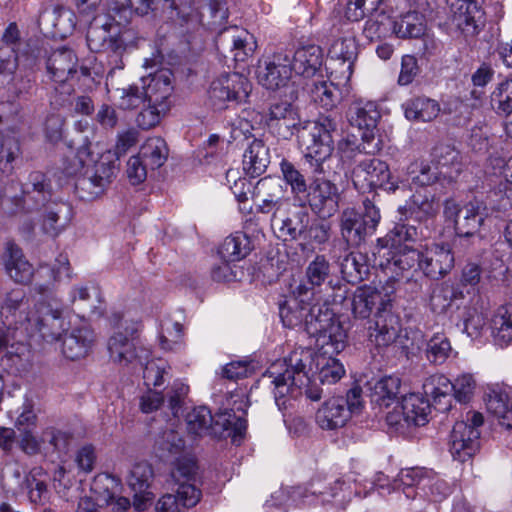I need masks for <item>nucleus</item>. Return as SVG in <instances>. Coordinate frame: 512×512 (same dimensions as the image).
Here are the masks:
<instances>
[{
  "mask_svg": "<svg viewBox=\"0 0 512 512\" xmlns=\"http://www.w3.org/2000/svg\"><path fill=\"white\" fill-rule=\"evenodd\" d=\"M344 374V366L338 359L299 347L272 363L263 377L270 380L278 409L286 411L303 392L312 401L320 400L323 389L319 384H335Z\"/></svg>",
  "mask_w": 512,
  "mask_h": 512,
  "instance_id": "obj_1",
  "label": "nucleus"
},
{
  "mask_svg": "<svg viewBox=\"0 0 512 512\" xmlns=\"http://www.w3.org/2000/svg\"><path fill=\"white\" fill-rule=\"evenodd\" d=\"M267 125L282 139H289L295 133L303 152V157L314 173H325L324 164L334 151L333 133L336 122L329 117H320L315 121H300L297 108L288 101H279L270 105Z\"/></svg>",
  "mask_w": 512,
  "mask_h": 512,
  "instance_id": "obj_2",
  "label": "nucleus"
},
{
  "mask_svg": "<svg viewBox=\"0 0 512 512\" xmlns=\"http://www.w3.org/2000/svg\"><path fill=\"white\" fill-rule=\"evenodd\" d=\"M0 316L5 324H20L25 335L39 334L46 342L59 340L67 326L63 309L56 300L38 301L30 310L29 298L20 289L6 294Z\"/></svg>",
  "mask_w": 512,
  "mask_h": 512,
  "instance_id": "obj_3",
  "label": "nucleus"
},
{
  "mask_svg": "<svg viewBox=\"0 0 512 512\" xmlns=\"http://www.w3.org/2000/svg\"><path fill=\"white\" fill-rule=\"evenodd\" d=\"M131 18V11L128 7H118L117 2H113L107 14L98 15L90 22L86 40L90 51L113 52L119 54L129 45L137 46V38L132 41L133 31L123 29Z\"/></svg>",
  "mask_w": 512,
  "mask_h": 512,
  "instance_id": "obj_4",
  "label": "nucleus"
},
{
  "mask_svg": "<svg viewBox=\"0 0 512 512\" xmlns=\"http://www.w3.org/2000/svg\"><path fill=\"white\" fill-rule=\"evenodd\" d=\"M384 475H379L377 480L370 482L365 480V483L358 481L354 474L348 475L346 479L336 480L334 483H327L325 479L314 478L310 481L308 487H295L290 492V497L293 501L303 505H314L317 503H327L336 497H340L339 503L344 504L352 499L353 495L360 496V487L364 489L369 485V490L379 487L384 489Z\"/></svg>",
  "mask_w": 512,
  "mask_h": 512,
  "instance_id": "obj_5",
  "label": "nucleus"
},
{
  "mask_svg": "<svg viewBox=\"0 0 512 512\" xmlns=\"http://www.w3.org/2000/svg\"><path fill=\"white\" fill-rule=\"evenodd\" d=\"M380 220V209L372 200L365 198L360 210L346 208L341 212L339 217L341 236L349 246H359L376 232Z\"/></svg>",
  "mask_w": 512,
  "mask_h": 512,
  "instance_id": "obj_6",
  "label": "nucleus"
},
{
  "mask_svg": "<svg viewBox=\"0 0 512 512\" xmlns=\"http://www.w3.org/2000/svg\"><path fill=\"white\" fill-rule=\"evenodd\" d=\"M121 320L120 314H114L112 317V322L119 330L108 340L110 358L113 362L123 366L132 363L142 364L151 356V352L148 348L137 346L134 342L141 329V323L125 320L122 324Z\"/></svg>",
  "mask_w": 512,
  "mask_h": 512,
  "instance_id": "obj_7",
  "label": "nucleus"
},
{
  "mask_svg": "<svg viewBox=\"0 0 512 512\" xmlns=\"http://www.w3.org/2000/svg\"><path fill=\"white\" fill-rule=\"evenodd\" d=\"M431 307L436 313H450L463 322L464 330L469 336H476L485 326V317L475 307L469 305L464 294L458 290L434 293L431 296Z\"/></svg>",
  "mask_w": 512,
  "mask_h": 512,
  "instance_id": "obj_8",
  "label": "nucleus"
},
{
  "mask_svg": "<svg viewBox=\"0 0 512 512\" xmlns=\"http://www.w3.org/2000/svg\"><path fill=\"white\" fill-rule=\"evenodd\" d=\"M484 423L480 412H468L465 421L454 424L450 434L449 450L454 460L465 462L479 449L480 431Z\"/></svg>",
  "mask_w": 512,
  "mask_h": 512,
  "instance_id": "obj_9",
  "label": "nucleus"
},
{
  "mask_svg": "<svg viewBox=\"0 0 512 512\" xmlns=\"http://www.w3.org/2000/svg\"><path fill=\"white\" fill-rule=\"evenodd\" d=\"M250 91L251 84L246 77L239 73H224L211 82L208 98L214 109L223 110L229 103L245 102Z\"/></svg>",
  "mask_w": 512,
  "mask_h": 512,
  "instance_id": "obj_10",
  "label": "nucleus"
},
{
  "mask_svg": "<svg viewBox=\"0 0 512 512\" xmlns=\"http://www.w3.org/2000/svg\"><path fill=\"white\" fill-rule=\"evenodd\" d=\"M116 167L109 155H102L92 167L76 178L74 192L84 201H92L103 194L115 176Z\"/></svg>",
  "mask_w": 512,
  "mask_h": 512,
  "instance_id": "obj_11",
  "label": "nucleus"
},
{
  "mask_svg": "<svg viewBox=\"0 0 512 512\" xmlns=\"http://www.w3.org/2000/svg\"><path fill=\"white\" fill-rule=\"evenodd\" d=\"M352 182L360 192L384 189L394 193L399 185L391 181L388 164L378 158H367L360 161L352 171Z\"/></svg>",
  "mask_w": 512,
  "mask_h": 512,
  "instance_id": "obj_12",
  "label": "nucleus"
},
{
  "mask_svg": "<svg viewBox=\"0 0 512 512\" xmlns=\"http://www.w3.org/2000/svg\"><path fill=\"white\" fill-rule=\"evenodd\" d=\"M443 214L447 220L454 222L457 236L472 237L483 225L487 208L480 201H471L460 207L454 199H447L444 202Z\"/></svg>",
  "mask_w": 512,
  "mask_h": 512,
  "instance_id": "obj_13",
  "label": "nucleus"
},
{
  "mask_svg": "<svg viewBox=\"0 0 512 512\" xmlns=\"http://www.w3.org/2000/svg\"><path fill=\"white\" fill-rule=\"evenodd\" d=\"M324 168H326L324 166ZM310 169H312L310 167ZM326 172L321 175H325ZM313 171V170H311ZM314 175H320L314 173ZM308 204L313 213L320 219H327L335 215L339 209L340 193L337 185L325 177L314 176L306 192Z\"/></svg>",
  "mask_w": 512,
  "mask_h": 512,
  "instance_id": "obj_14",
  "label": "nucleus"
},
{
  "mask_svg": "<svg viewBox=\"0 0 512 512\" xmlns=\"http://www.w3.org/2000/svg\"><path fill=\"white\" fill-rule=\"evenodd\" d=\"M331 77L340 83H348L358 56V45L353 32L349 29L344 35L335 40L329 50Z\"/></svg>",
  "mask_w": 512,
  "mask_h": 512,
  "instance_id": "obj_15",
  "label": "nucleus"
},
{
  "mask_svg": "<svg viewBox=\"0 0 512 512\" xmlns=\"http://www.w3.org/2000/svg\"><path fill=\"white\" fill-rule=\"evenodd\" d=\"M253 198L256 201V212L277 215L291 206L286 187L279 177L266 176L255 184Z\"/></svg>",
  "mask_w": 512,
  "mask_h": 512,
  "instance_id": "obj_16",
  "label": "nucleus"
},
{
  "mask_svg": "<svg viewBox=\"0 0 512 512\" xmlns=\"http://www.w3.org/2000/svg\"><path fill=\"white\" fill-rule=\"evenodd\" d=\"M293 72L291 53L279 51L259 64L257 78L263 87L274 90L285 86Z\"/></svg>",
  "mask_w": 512,
  "mask_h": 512,
  "instance_id": "obj_17",
  "label": "nucleus"
},
{
  "mask_svg": "<svg viewBox=\"0 0 512 512\" xmlns=\"http://www.w3.org/2000/svg\"><path fill=\"white\" fill-rule=\"evenodd\" d=\"M274 234L283 241L300 239L310 223V216L302 208L291 204L270 219Z\"/></svg>",
  "mask_w": 512,
  "mask_h": 512,
  "instance_id": "obj_18",
  "label": "nucleus"
},
{
  "mask_svg": "<svg viewBox=\"0 0 512 512\" xmlns=\"http://www.w3.org/2000/svg\"><path fill=\"white\" fill-rule=\"evenodd\" d=\"M455 264L454 254L449 244H431L421 250L420 271L432 280L444 278Z\"/></svg>",
  "mask_w": 512,
  "mask_h": 512,
  "instance_id": "obj_19",
  "label": "nucleus"
},
{
  "mask_svg": "<svg viewBox=\"0 0 512 512\" xmlns=\"http://www.w3.org/2000/svg\"><path fill=\"white\" fill-rule=\"evenodd\" d=\"M453 24L465 35H477L485 23V12L480 0H452L449 3Z\"/></svg>",
  "mask_w": 512,
  "mask_h": 512,
  "instance_id": "obj_20",
  "label": "nucleus"
},
{
  "mask_svg": "<svg viewBox=\"0 0 512 512\" xmlns=\"http://www.w3.org/2000/svg\"><path fill=\"white\" fill-rule=\"evenodd\" d=\"M368 338L377 347H388L398 337L399 319L391 312V307H378L374 321L369 322Z\"/></svg>",
  "mask_w": 512,
  "mask_h": 512,
  "instance_id": "obj_21",
  "label": "nucleus"
},
{
  "mask_svg": "<svg viewBox=\"0 0 512 512\" xmlns=\"http://www.w3.org/2000/svg\"><path fill=\"white\" fill-rule=\"evenodd\" d=\"M331 268L325 255H316L305 269V281L294 287L295 295L303 299H313L316 288H320L326 282L331 283Z\"/></svg>",
  "mask_w": 512,
  "mask_h": 512,
  "instance_id": "obj_22",
  "label": "nucleus"
},
{
  "mask_svg": "<svg viewBox=\"0 0 512 512\" xmlns=\"http://www.w3.org/2000/svg\"><path fill=\"white\" fill-rule=\"evenodd\" d=\"M312 333L316 336L317 355L333 356L346 347L347 334L340 322L331 321L326 326L319 323Z\"/></svg>",
  "mask_w": 512,
  "mask_h": 512,
  "instance_id": "obj_23",
  "label": "nucleus"
},
{
  "mask_svg": "<svg viewBox=\"0 0 512 512\" xmlns=\"http://www.w3.org/2000/svg\"><path fill=\"white\" fill-rule=\"evenodd\" d=\"M20 31L16 23H10L2 35L4 46L0 48V88L11 80L17 69L15 46L19 43Z\"/></svg>",
  "mask_w": 512,
  "mask_h": 512,
  "instance_id": "obj_24",
  "label": "nucleus"
},
{
  "mask_svg": "<svg viewBox=\"0 0 512 512\" xmlns=\"http://www.w3.org/2000/svg\"><path fill=\"white\" fill-rule=\"evenodd\" d=\"M78 58L72 49L54 50L46 61L47 74L55 83H65L77 72Z\"/></svg>",
  "mask_w": 512,
  "mask_h": 512,
  "instance_id": "obj_25",
  "label": "nucleus"
},
{
  "mask_svg": "<svg viewBox=\"0 0 512 512\" xmlns=\"http://www.w3.org/2000/svg\"><path fill=\"white\" fill-rule=\"evenodd\" d=\"M249 39H251V36L246 30L230 27L219 33L216 45L218 49L220 47H228L232 58L236 62H244L253 53L255 48V43L249 42Z\"/></svg>",
  "mask_w": 512,
  "mask_h": 512,
  "instance_id": "obj_26",
  "label": "nucleus"
},
{
  "mask_svg": "<svg viewBox=\"0 0 512 512\" xmlns=\"http://www.w3.org/2000/svg\"><path fill=\"white\" fill-rule=\"evenodd\" d=\"M440 209L439 200L434 192L427 188L416 190L410 197L406 206L400 207L402 215L407 213L419 221L434 218Z\"/></svg>",
  "mask_w": 512,
  "mask_h": 512,
  "instance_id": "obj_27",
  "label": "nucleus"
},
{
  "mask_svg": "<svg viewBox=\"0 0 512 512\" xmlns=\"http://www.w3.org/2000/svg\"><path fill=\"white\" fill-rule=\"evenodd\" d=\"M291 60L295 74L310 78L322 67L324 52L319 45L305 44L291 54Z\"/></svg>",
  "mask_w": 512,
  "mask_h": 512,
  "instance_id": "obj_28",
  "label": "nucleus"
},
{
  "mask_svg": "<svg viewBox=\"0 0 512 512\" xmlns=\"http://www.w3.org/2000/svg\"><path fill=\"white\" fill-rule=\"evenodd\" d=\"M316 422L326 430L343 427L350 418L344 397L336 396L326 400L316 412Z\"/></svg>",
  "mask_w": 512,
  "mask_h": 512,
  "instance_id": "obj_29",
  "label": "nucleus"
},
{
  "mask_svg": "<svg viewBox=\"0 0 512 512\" xmlns=\"http://www.w3.org/2000/svg\"><path fill=\"white\" fill-rule=\"evenodd\" d=\"M95 341L94 332L86 325L74 327L62 343V353L70 360H79L88 355Z\"/></svg>",
  "mask_w": 512,
  "mask_h": 512,
  "instance_id": "obj_30",
  "label": "nucleus"
},
{
  "mask_svg": "<svg viewBox=\"0 0 512 512\" xmlns=\"http://www.w3.org/2000/svg\"><path fill=\"white\" fill-rule=\"evenodd\" d=\"M171 78V71L159 70L150 74L147 79H143L142 87L148 103L160 105L162 109L169 108L167 100L173 91Z\"/></svg>",
  "mask_w": 512,
  "mask_h": 512,
  "instance_id": "obj_31",
  "label": "nucleus"
},
{
  "mask_svg": "<svg viewBox=\"0 0 512 512\" xmlns=\"http://www.w3.org/2000/svg\"><path fill=\"white\" fill-rule=\"evenodd\" d=\"M391 307L390 299H385L380 291L371 286L358 287L351 300V310L355 318L367 319L374 307Z\"/></svg>",
  "mask_w": 512,
  "mask_h": 512,
  "instance_id": "obj_32",
  "label": "nucleus"
},
{
  "mask_svg": "<svg viewBox=\"0 0 512 512\" xmlns=\"http://www.w3.org/2000/svg\"><path fill=\"white\" fill-rule=\"evenodd\" d=\"M433 164L441 171L443 179L454 181L463 169L460 152L450 144H438L432 153Z\"/></svg>",
  "mask_w": 512,
  "mask_h": 512,
  "instance_id": "obj_33",
  "label": "nucleus"
},
{
  "mask_svg": "<svg viewBox=\"0 0 512 512\" xmlns=\"http://www.w3.org/2000/svg\"><path fill=\"white\" fill-rule=\"evenodd\" d=\"M270 163V151L263 140L253 138L243 154V170L251 178L262 175Z\"/></svg>",
  "mask_w": 512,
  "mask_h": 512,
  "instance_id": "obj_34",
  "label": "nucleus"
},
{
  "mask_svg": "<svg viewBox=\"0 0 512 512\" xmlns=\"http://www.w3.org/2000/svg\"><path fill=\"white\" fill-rule=\"evenodd\" d=\"M312 300L295 295L294 288H292L291 295L279 305V315L283 325L288 328H296L307 322Z\"/></svg>",
  "mask_w": 512,
  "mask_h": 512,
  "instance_id": "obj_35",
  "label": "nucleus"
},
{
  "mask_svg": "<svg viewBox=\"0 0 512 512\" xmlns=\"http://www.w3.org/2000/svg\"><path fill=\"white\" fill-rule=\"evenodd\" d=\"M3 260L7 274L15 282L27 284L31 281L34 275L33 267L17 245L7 243Z\"/></svg>",
  "mask_w": 512,
  "mask_h": 512,
  "instance_id": "obj_36",
  "label": "nucleus"
},
{
  "mask_svg": "<svg viewBox=\"0 0 512 512\" xmlns=\"http://www.w3.org/2000/svg\"><path fill=\"white\" fill-rule=\"evenodd\" d=\"M396 409L401 412L403 420L408 426H423L428 422L430 404L419 394L410 393L403 396Z\"/></svg>",
  "mask_w": 512,
  "mask_h": 512,
  "instance_id": "obj_37",
  "label": "nucleus"
},
{
  "mask_svg": "<svg viewBox=\"0 0 512 512\" xmlns=\"http://www.w3.org/2000/svg\"><path fill=\"white\" fill-rule=\"evenodd\" d=\"M347 84L340 83L331 76L329 81L313 82L309 88L310 98L324 109L331 110L342 100L343 88Z\"/></svg>",
  "mask_w": 512,
  "mask_h": 512,
  "instance_id": "obj_38",
  "label": "nucleus"
},
{
  "mask_svg": "<svg viewBox=\"0 0 512 512\" xmlns=\"http://www.w3.org/2000/svg\"><path fill=\"white\" fill-rule=\"evenodd\" d=\"M381 117L378 105L373 101H359L350 109V122L364 130L362 138L368 140Z\"/></svg>",
  "mask_w": 512,
  "mask_h": 512,
  "instance_id": "obj_39",
  "label": "nucleus"
},
{
  "mask_svg": "<svg viewBox=\"0 0 512 512\" xmlns=\"http://www.w3.org/2000/svg\"><path fill=\"white\" fill-rule=\"evenodd\" d=\"M27 335L18 334L7 346L5 354L1 358V364L13 372L26 370L31 360L29 345L25 342Z\"/></svg>",
  "mask_w": 512,
  "mask_h": 512,
  "instance_id": "obj_40",
  "label": "nucleus"
},
{
  "mask_svg": "<svg viewBox=\"0 0 512 512\" xmlns=\"http://www.w3.org/2000/svg\"><path fill=\"white\" fill-rule=\"evenodd\" d=\"M25 197L28 200H33L34 206L27 205V211L44 206L52 196L51 183L46 175L40 171L30 173L28 182L26 183Z\"/></svg>",
  "mask_w": 512,
  "mask_h": 512,
  "instance_id": "obj_41",
  "label": "nucleus"
},
{
  "mask_svg": "<svg viewBox=\"0 0 512 512\" xmlns=\"http://www.w3.org/2000/svg\"><path fill=\"white\" fill-rule=\"evenodd\" d=\"M248 407L247 402L241 400L239 405H236V402L233 405V408L230 411H225L216 415L215 426H221L219 434L224 431H228L229 435H232L233 442L242 438L243 434L247 428V421L243 416H236L234 413L235 410L242 411L243 414L246 413V408Z\"/></svg>",
  "mask_w": 512,
  "mask_h": 512,
  "instance_id": "obj_42",
  "label": "nucleus"
},
{
  "mask_svg": "<svg viewBox=\"0 0 512 512\" xmlns=\"http://www.w3.org/2000/svg\"><path fill=\"white\" fill-rule=\"evenodd\" d=\"M154 452L165 462L173 461L185 452V444L180 434L174 430L162 432L155 440Z\"/></svg>",
  "mask_w": 512,
  "mask_h": 512,
  "instance_id": "obj_43",
  "label": "nucleus"
},
{
  "mask_svg": "<svg viewBox=\"0 0 512 512\" xmlns=\"http://www.w3.org/2000/svg\"><path fill=\"white\" fill-rule=\"evenodd\" d=\"M72 216V210L69 204L65 202L54 203L46 210L44 215L42 229L45 234L56 237L69 223Z\"/></svg>",
  "mask_w": 512,
  "mask_h": 512,
  "instance_id": "obj_44",
  "label": "nucleus"
},
{
  "mask_svg": "<svg viewBox=\"0 0 512 512\" xmlns=\"http://www.w3.org/2000/svg\"><path fill=\"white\" fill-rule=\"evenodd\" d=\"M492 335L496 345L505 347L512 342V304L500 306L492 318Z\"/></svg>",
  "mask_w": 512,
  "mask_h": 512,
  "instance_id": "obj_45",
  "label": "nucleus"
},
{
  "mask_svg": "<svg viewBox=\"0 0 512 512\" xmlns=\"http://www.w3.org/2000/svg\"><path fill=\"white\" fill-rule=\"evenodd\" d=\"M343 277L351 283L364 280L370 271L368 256L359 251L347 254L340 263Z\"/></svg>",
  "mask_w": 512,
  "mask_h": 512,
  "instance_id": "obj_46",
  "label": "nucleus"
},
{
  "mask_svg": "<svg viewBox=\"0 0 512 512\" xmlns=\"http://www.w3.org/2000/svg\"><path fill=\"white\" fill-rule=\"evenodd\" d=\"M393 31L399 38L403 39L425 36V18L421 13L409 11L394 22Z\"/></svg>",
  "mask_w": 512,
  "mask_h": 512,
  "instance_id": "obj_47",
  "label": "nucleus"
},
{
  "mask_svg": "<svg viewBox=\"0 0 512 512\" xmlns=\"http://www.w3.org/2000/svg\"><path fill=\"white\" fill-rule=\"evenodd\" d=\"M426 478L422 468L402 469L393 481L392 490L402 489L407 498H415L418 490L422 491Z\"/></svg>",
  "mask_w": 512,
  "mask_h": 512,
  "instance_id": "obj_48",
  "label": "nucleus"
},
{
  "mask_svg": "<svg viewBox=\"0 0 512 512\" xmlns=\"http://www.w3.org/2000/svg\"><path fill=\"white\" fill-rule=\"evenodd\" d=\"M215 419L206 406L195 407L186 415L187 430L198 436L208 432L216 435L220 431L215 426Z\"/></svg>",
  "mask_w": 512,
  "mask_h": 512,
  "instance_id": "obj_49",
  "label": "nucleus"
},
{
  "mask_svg": "<svg viewBox=\"0 0 512 512\" xmlns=\"http://www.w3.org/2000/svg\"><path fill=\"white\" fill-rule=\"evenodd\" d=\"M404 107L405 117L414 121H431L436 118L440 112L438 102L425 97L411 99L406 102Z\"/></svg>",
  "mask_w": 512,
  "mask_h": 512,
  "instance_id": "obj_50",
  "label": "nucleus"
},
{
  "mask_svg": "<svg viewBox=\"0 0 512 512\" xmlns=\"http://www.w3.org/2000/svg\"><path fill=\"white\" fill-rule=\"evenodd\" d=\"M391 258H387L386 269L399 275L414 267L420 270L421 251L416 250L409 245L396 249Z\"/></svg>",
  "mask_w": 512,
  "mask_h": 512,
  "instance_id": "obj_51",
  "label": "nucleus"
},
{
  "mask_svg": "<svg viewBox=\"0 0 512 512\" xmlns=\"http://www.w3.org/2000/svg\"><path fill=\"white\" fill-rule=\"evenodd\" d=\"M401 380L398 376H385L378 380L372 389V398L377 404L389 407L398 400Z\"/></svg>",
  "mask_w": 512,
  "mask_h": 512,
  "instance_id": "obj_52",
  "label": "nucleus"
},
{
  "mask_svg": "<svg viewBox=\"0 0 512 512\" xmlns=\"http://www.w3.org/2000/svg\"><path fill=\"white\" fill-rule=\"evenodd\" d=\"M138 155L145 161L150 169H157L167 160L168 148L166 142L160 137L148 138L141 146Z\"/></svg>",
  "mask_w": 512,
  "mask_h": 512,
  "instance_id": "obj_53",
  "label": "nucleus"
},
{
  "mask_svg": "<svg viewBox=\"0 0 512 512\" xmlns=\"http://www.w3.org/2000/svg\"><path fill=\"white\" fill-rule=\"evenodd\" d=\"M407 175L413 184L426 188L443 179L441 171L423 160H416L407 167Z\"/></svg>",
  "mask_w": 512,
  "mask_h": 512,
  "instance_id": "obj_54",
  "label": "nucleus"
},
{
  "mask_svg": "<svg viewBox=\"0 0 512 512\" xmlns=\"http://www.w3.org/2000/svg\"><path fill=\"white\" fill-rule=\"evenodd\" d=\"M491 109L498 115L512 113V78H505L497 83L490 95Z\"/></svg>",
  "mask_w": 512,
  "mask_h": 512,
  "instance_id": "obj_55",
  "label": "nucleus"
},
{
  "mask_svg": "<svg viewBox=\"0 0 512 512\" xmlns=\"http://www.w3.org/2000/svg\"><path fill=\"white\" fill-rule=\"evenodd\" d=\"M26 476L17 463L6 464L1 475V485L7 495L15 496L25 490Z\"/></svg>",
  "mask_w": 512,
  "mask_h": 512,
  "instance_id": "obj_56",
  "label": "nucleus"
},
{
  "mask_svg": "<svg viewBox=\"0 0 512 512\" xmlns=\"http://www.w3.org/2000/svg\"><path fill=\"white\" fill-rule=\"evenodd\" d=\"M426 395L430 396L435 405L449 404V398L452 396L453 382L443 374L430 376L423 385Z\"/></svg>",
  "mask_w": 512,
  "mask_h": 512,
  "instance_id": "obj_57",
  "label": "nucleus"
},
{
  "mask_svg": "<svg viewBox=\"0 0 512 512\" xmlns=\"http://www.w3.org/2000/svg\"><path fill=\"white\" fill-rule=\"evenodd\" d=\"M96 161L92 157L89 146H81L77 152L71 153L63 160L62 170L67 176H80L87 167H92Z\"/></svg>",
  "mask_w": 512,
  "mask_h": 512,
  "instance_id": "obj_58",
  "label": "nucleus"
},
{
  "mask_svg": "<svg viewBox=\"0 0 512 512\" xmlns=\"http://www.w3.org/2000/svg\"><path fill=\"white\" fill-rule=\"evenodd\" d=\"M248 252V240L242 234L226 237L218 250L221 260L228 262L240 261Z\"/></svg>",
  "mask_w": 512,
  "mask_h": 512,
  "instance_id": "obj_59",
  "label": "nucleus"
},
{
  "mask_svg": "<svg viewBox=\"0 0 512 512\" xmlns=\"http://www.w3.org/2000/svg\"><path fill=\"white\" fill-rule=\"evenodd\" d=\"M23 191L20 185L16 182H11L5 186L2 195L0 196V208L8 215H14L25 208L27 209V199L23 198Z\"/></svg>",
  "mask_w": 512,
  "mask_h": 512,
  "instance_id": "obj_60",
  "label": "nucleus"
},
{
  "mask_svg": "<svg viewBox=\"0 0 512 512\" xmlns=\"http://www.w3.org/2000/svg\"><path fill=\"white\" fill-rule=\"evenodd\" d=\"M282 178L286 185L291 189L294 196L306 194L309 185H307L305 176L301 171L289 160L282 159L280 164Z\"/></svg>",
  "mask_w": 512,
  "mask_h": 512,
  "instance_id": "obj_61",
  "label": "nucleus"
},
{
  "mask_svg": "<svg viewBox=\"0 0 512 512\" xmlns=\"http://www.w3.org/2000/svg\"><path fill=\"white\" fill-rule=\"evenodd\" d=\"M418 238L417 228L413 225L405 223H398L386 235L384 239H379L378 242H385L383 246L390 245L393 249L403 248L409 242H415Z\"/></svg>",
  "mask_w": 512,
  "mask_h": 512,
  "instance_id": "obj_62",
  "label": "nucleus"
},
{
  "mask_svg": "<svg viewBox=\"0 0 512 512\" xmlns=\"http://www.w3.org/2000/svg\"><path fill=\"white\" fill-rule=\"evenodd\" d=\"M452 352L451 343L444 334H434L427 343L426 357L431 363L443 364Z\"/></svg>",
  "mask_w": 512,
  "mask_h": 512,
  "instance_id": "obj_63",
  "label": "nucleus"
},
{
  "mask_svg": "<svg viewBox=\"0 0 512 512\" xmlns=\"http://www.w3.org/2000/svg\"><path fill=\"white\" fill-rule=\"evenodd\" d=\"M152 478V466L147 462H139L132 467L127 482L135 493H143L149 488Z\"/></svg>",
  "mask_w": 512,
  "mask_h": 512,
  "instance_id": "obj_64",
  "label": "nucleus"
}]
</instances>
